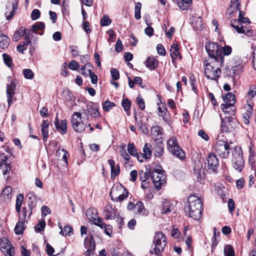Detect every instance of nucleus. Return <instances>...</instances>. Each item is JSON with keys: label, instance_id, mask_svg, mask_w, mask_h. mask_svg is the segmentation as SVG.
Returning a JSON list of instances; mask_svg holds the SVG:
<instances>
[{"label": "nucleus", "instance_id": "nucleus-1", "mask_svg": "<svg viewBox=\"0 0 256 256\" xmlns=\"http://www.w3.org/2000/svg\"><path fill=\"white\" fill-rule=\"evenodd\" d=\"M202 208L200 198L195 195H192L188 198V204L185 206V212L194 220H198L202 216Z\"/></svg>", "mask_w": 256, "mask_h": 256}, {"label": "nucleus", "instance_id": "nucleus-2", "mask_svg": "<svg viewBox=\"0 0 256 256\" xmlns=\"http://www.w3.org/2000/svg\"><path fill=\"white\" fill-rule=\"evenodd\" d=\"M204 63L205 76L208 79L217 80L221 74L220 67L222 66L223 62L220 60L218 62L205 60Z\"/></svg>", "mask_w": 256, "mask_h": 256}, {"label": "nucleus", "instance_id": "nucleus-3", "mask_svg": "<svg viewBox=\"0 0 256 256\" xmlns=\"http://www.w3.org/2000/svg\"><path fill=\"white\" fill-rule=\"evenodd\" d=\"M167 244V240L165 235L161 232L155 233L150 252L156 256H162V253L164 251Z\"/></svg>", "mask_w": 256, "mask_h": 256}, {"label": "nucleus", "instance_id": "nucleus-4", "mask_svg": "<svg viewBox=\"0 0 256 256\" xmlns=\"http://www.w3.org/2000/svg\"><path fill=\"white\" fill-rule=\"evenodd\" d=\"M232 164L237 171L241 172L244 168V160L242 150L240 146H236L232 150Z\"/></svg>", "mask_w": 256, "mask_h": 256}, {"label": "nucleus", "instance_id": "nucleus-5", "mask_svg": "<svg viewBox=\"0 0 256 256\" xmlns=\"http://www.w3.org/2000/svg\"><path fill=\"white\" fill-rule=\"evenodd\" d=\"M206 50L210 56L208 60L213 62H224V58L222 54V47L217 43L208 42L206 45Z\"/></svg>", "mask_w": 256, "mask_h": 256}, {"label": "nucleus", "instance_id": "nucleus-6", "mask_svg": "<svg viewBox=\"0 0 256 256\" xmlns=\"http://www.w3.org/2000/svg\"><path fill=\"white\" fill-rule=\"evenodd\" d=\"M167 146L169 152L176 158L184 160L186 158L184 152L180 147L176 137L172 136L167 141Z\"/></svg>", "mask_w": 256, "mask_h": 256}, {"label": "nucleus", "instance_id": "nucleus-7", "mask_svg": "<svg viewBox=\"0 0 256 256\" xmlns=\"http://www.w3.org/2000/svg\"><path fill=\"white\" fill-rule=\"evenodd\" d=\"M88 121L83 119L82 114L74 112L71 117V124L74 130L77 132H82L87 126Z\"/></svg>", "mask_w": 256, "mask_h": 256}, {"label": "nucleus", "instance_id": "nucleus-8", "mask_svg": "<svg viewBox=\"0 0 256 256\" xmlns=\"http://www.w3.org/2000/svg\"><path fill=\"white\" fill-rule=\"evenodd\" d=\"M240 124L234 118L226 116L222 119L221 128L223 132H234L239 128Z\"/></svg>", "mask_w": 256, "mask_h": 256}, {"label": "nucleus", "instance_id": "nucleus-9", "mask_svg": "<svg viewBox=\"0 0 256 256\" xmlns=\"http://www.w3.org/2000/svg\"><path fill=\"white\" fill-rule=\"evenodd\" d=\"M215 150L220 157L226 158L230 154V145L226 140H218L215 146Z\"/></svg>", "mask_w": 256, "mask_h": 256}, {"label": "nucleus", "instance_id": "nucleus-10", "mask_svg": "<svg viewBox=\"0 0 256 256\" xmlns=\"http://www.w3.org/2000/svg\"><path fill=\"white\" fill-rule=\"evenodd\" d=\"M110 195L112 200L122 201L128 197V192L122 186H116L112 188Z\"/></svg>", "mask_w": 256, "mask_h": 256}, {"label": "nucleus", "instance_id": "nucleus-11", "mask_svg": "<svg viewBox=\"0 0 256 256\" xmlns=\"http://www.w3.org/2000/svg\"><path fill=\"white\" fill-rule=\"evenodd\" d=\"M150 176L156 188L158 189L160 188L161 186L165 182V176L158 169L152 170L150 172Z\"/></svg>", "mask_w": 256, "mask_h": 256}, {"label": "nucleus", "instance_id": "nucleus-12", "mask_svg": "<svg viewBox=\"0 0 256 256\" xmlns=\"http://www.w3.org/2000/svg\"><path fill=\"white\" fill-rule=\"evenodd\" d=\"M0 249L6 256H14V248L6 238L0 239Z\"/></svg>", "mask_w": 256, "mask_h": 256}, {"label": "nucleus", "instance_id": "nucleus-13", "mask_svg": "<svg viewBox=\"0 0 256 256\" xmlns=\"http://www.w3.org/2000/svg\"><path fill=\"white\" fill-rule=\"evenodd\" d=\"M207 168L210 172H216L219 166V162L216 156L210 153L207 158Z\"/></svg>", "mask_w": 256, "mask_h": 256}, {"label": "nucleus", "instance_id": "nucleus-14", "mask_svg": "<svg viewBox=\"0 0 256 256\" xmlns=\"http://www.w3.org/2000/svg\"><path fill=\"white\" fill-rule=\"evenodd\" d=\"M84 246L87 249L84 252L86 256H90L91 254H92L94 251L96 244L95 241L92 236H88L84 238Z\"/></svg>", "mask_w": 256, "mask_h": 256}, {"label": "nucleus", "instance_id": "nucleus-15", "mask_svg": "<svg viewBox=\"0 0 256 256\" xmlns=\"http://www.w3.org/2000/svg\"><path fill=\"white\" fill-rule=\"evenodd\" d=\"M240 2L239 0H231L230 6L228 8L226 14L230 18L235 16L236 14L240 10Z\"/></svg>", "mask_w": 256, "mask_h": 256}, {"label": "nucleus", "instance_id": "nucleus-16", "mask_svg": "<svg viewBox=\"0 0 256 256\" xmlns=\"http://www.w3.org/2000/svg\"><path fill=\"white\" fill-rule=\"evenodd\" d=\"M0 160H2L0 162V168L4 176L8 174L10 170V164L7 162L8 156L4 154H0Z\"/></svg>", "mask_w": 256, "mask_h": 256}, {"label": "nucleus", "instance_id": "nucleus-17", "mask_svg": "<svg viewBox=\"0 0 256 256\" xmlns=\"http://www.w3.org/2000/svg\"><path fill=\"white\" fill-rule=\"evenodd\" d=\"M16 85L14 82L12 81L6 85V96L8 106L13 102L14 97L15 94Z\"/></svg>", "mask_w": 256, "mask_h": 256}, {"label": "nucleus", "instance_id": "nucleus-18", "mask_svg": "<svg viewBox=\"0 0 256 256\" xmlns=\"http://www.w3.org/2000/svg\"><path fill=\"white\" fill-rule=\"evenodd\" d=\"M86 108L89 111L90 114L92 117L98 118L100 116V114L98 111V106L94 102H89L86 104Z\"/></svg>", "mask_w": 256, "mask_h": 256}, {"label": "nucleus", "instance_id": "nucleus-19", "mask_svg": "<svg viewBox=\"0 0 256 256\" xmlns=\"http://www.w3.org/2000/svg\"><path fill=\"white\" fill-rule=\"evenodd\" d=\"M54 124L56 130L61 134H65L67 132V120H66L59 121L56 117Z\"/></svg>", "mask_w": 256, "mask_h": 256}, {"label": "nucleus", "instance_id": "nucleus-20", "mask_svg": "<svg viewBox=\"0 0 256 256\" xmlns=\"http://www.w3.org/2000/svg\"><path fill=\"white\" fill-rule=\"evenodd\" d=\"M6 11L4 15L7 20H10L14 16L16 10L18 8V3L13 2L12 4H8L6 6Z\"/></svg>", "mask_w": 256, "mask_h": 256}, {"label": "nucleus", "instance_id": "nucleus-21", "mask_svg": "<svg viewBox=\"0 0 256 256\" xmlns=\"http://www.w3.org/2000/svg\"><path fill=\"white\" fill-rule=\"evenodd\" d=\"M116 212L110 204L106 205L104 209V214L106 220H114L116 218Z\"/></svg>", "mask_w": 256, "mask_h": 256}, {"label": "nucleus", "instance_id": "nucleus-22", "mask_svg": "<svg viewBox=\"0 0 256 256\" xmlns=\"http://www.w3.org/2000/svg\"><path fill=\"white\" fill-rule=\"evenodd\" d=\"M170 55L172 58L176 60L178 58L181 59L182 56L179 51V46L178 44L174 43L170 46Z\"/></svg>", "mask_w": 256, "mask_h": 256}, {"label": "nucleus", "instance_id": "nucleus-23", "mask_svg": "<svg viewBox=\"0 0 256 256\" xmlns=\"http://www.w3.org/2000/svg\"><path fill=\"white\" fill-rule=\"evenodd\" d=\"M220 108L226 114L230 116L234 115L236 111V108L234 105L222 104Z\"/></svg>", "mask_w": 256, "mask_h": 256}, {"label": "nucleus", "instance_id": "nucleus-24", "mask_svg": "<svg viewBox=\"0 0 256 256\" xmlns=\"http://www.w3.org/2000/svg\"><path fill=\"white\" fill-rule=\"evenodd\" d=\"M228 67H230V69L232 72H231L230 70V74H228L230 76L232 74H234L236 72L241 71L242 68L241 62L239 60H236L234 62V64H230V66H228Z\"/></svg>", "mask_w": 256, "mask_h": 256}, {"label": "nucleus", "instance_id": "nucleus-25", "mask_svg": "<svg viewBox=\"0 0 256 256\" xmlns=\"http://www.w3.org/2000/svg\"><path fill=\"white\" fill-rule=\"evenodd\" d=\"M223 100L224 102V104L234 105L236 102L235 96L230 92H228L224 96Z\"/></svg>", "mask_w": 256, "mask_h": 256}, {"label": "nucleus", "instance_id": "nucleus-26", "mask_svg": "<svg viewBox=\"0 0 256 256\" xmlns=\"http://www.w3.org/2000/svg\"><path fill=\"white\" fill-rule=\"evenodd\" d=\"M31 42L30 38L28 36H26L24 38V42H21L19 45L17 46V50L20 53H23V52L27 48V46Z\"/></svg>", "mask_w": 256, "mask_h": 256}, {"label": "nucleus", "instance_id": "nucleus-27", "mask_svg": "<svg viewBox=\"0 0 256 256\" xmlns=\"http://www.w3.org/2000/svg\"><path fill=\"white\" fill-rule=\"evenodd\" d=\"M145 64L150 70H154L158 66V62L153 57H148L145 62Z\"/></svg>", "mask_w": 256, "mask_h": 256}, {"label": "nucleus", "instance_id": "nucleus-28", "mask_svg": "<svg viewBox=\"0 0 256 256\" xmlns=\"http://www.w3.org/2000/svg\"><path fill=\"white\" fill-rule=\"evenodd\" d=\"M135 214L138 215H146V210L144 208L143 204L140 202H137L135 204Z\"/></svg>", "mask_w": 256, "mask_h": 256}, {"label": "nucleus", "instance_id": "nucleus-29", "mask_svg": "<svg viewBox=\"0 0 256 256\" xmlns=\"http://www.w3.org/2000/svg\"><path fill=\"white\" fill-rule=\"evenodd\" d=\"M49 123L48 121L44 120L42 122L41 132L44 138V140H46L48 137Z\"/></svg>", "mask_w": 256, "mask_h": 256}, {"label": "nucleus", "instance_id": "nucleus-30", "mask_svg": "<svg viewBox=\"0 0 256 256\" xmlns=\"http://www.w3.org/2000/svg\"><path fill=\"white\" fill-rule=\"evenodd\" d=\"M10 44V40L8 37L3 34H0V48L2 49L6 48L8 47Z\"/></svg>", "mask_w": 256, "mask_h": 256}, {"label": "nucleus", "instance_id": "nucleus-31", "mask_svg": "<svg viewBox=\"0 0 256 256\" xmlns=\"http://www.w3.org/2000/svg\"><path fill=\"white\" fill-rule=\"evenodd\" d=\"M26 29L24 27H20L14 34L13 40L14 41H18L20 38L26 34Z\"/></svg>", "mask_w": 256, "mask_h": 256}, {"label": "nucleus", "instance_id": "nucleus-32", "mask_svg": "<svg viewBox=\"0 0 256 256\" xmlns=\"http://www.w3.org/2000/svg\"><path fill=\"white\" fill-rule=\"evenodd\" d=\"M172 209V206L170 202L168 200L164 202L162 204V214H166L170 212Z\"/></svg>", "mask_w": 256, "mask_h": 256}, {"label": "nucleus", "instance_id": "nucleus-33", "mask_svg": "<svg viewBox=\"0 0 256 256\" xmlns=\"http://www.w3.org/2000/svg\"><path fill=\"white\" fill-rule=\"evenodd\" d=\"M86 216L92 222L94 219L96 218L98 216L96 210L94 208H90L86 212Z\"/></svg>", "mask_w": 256, "mask_h": 256}, {"label": "nucleus", "instance_id": "nucleus-34", "mask_svg": "<svg viewBox=\"0 0 256 256\" xmlns=\"http://www.w3.org/2000/svg\"><path fill=\"white\" fill-rule=\"evenodd\" d=\"M24 222L23 220H19L16 224L14 228V232L16 234H22L24 230Z\"/></svg>", "mask_w": 256, "mask_h": 256}, {"label": "nucleus", "instance_id": "nucleus-35", "mask_svg": "<svg viewBox=\"0 0 256 256\" xmlns=\"http://www.w3.org/2000/svg\"><path fill=\"white\" fill-rule=\"evenodd\" d=\"M24 200V196L22 194H19L18 195L16 200V210L18 212L20 211V208Z\"/></svg>", "mask_w": 256, "mask_h": 256}, {"label": "nucleus", "instance_id": "nucleus-36", "mask_svg": "<svg viewBox=\"0 0 256 256\" xmlns=\"http://www.w3.org/2000/svg\"><path fill=\"white\" fill-rule=\"evenodd\" d=\"M12 188L10 186H6L3 190L2 195L6 200H8L12 196Z\"/></svg>", "mask_w": 256, "mask_h": 256}, {"label": "nucleus", "instance_id": "nucleus-37", "mask_svg": "<svg viewBox=\"0 0 256 256\" xmlns=\"http://www.w3.org/2000/svg\"><path fill=\"white\" fill-rule=\"evenodd\" d=\"M225 256H234V252L233 248L230 245H226L224 248Z\"/></svg>", "mask_w": 256, "mask_h": 256}, {"label": "nucleus", "instance_id": "nucleus-38", "mask_svg": "<svg viewBox=\"0 0 256 256\" xmlns=\"http://www.w3.org/2000/svg\"><path fill=\"white\" fill-rule=\"evenodd\" d=\"M142 8V4L140 2H138L136 4L134 8V16L136 20H140L141 18L140 16V10Z\"/></svg>", "mask_w": 256, "mask_h": 256}, {"label": "nucleus", "instance_id": "nucleus-39", "mask_svg": "<svg viewBox=\"0 0 256 256\" xmlns=\"http://www.w3.org/2000/svg\"><path fill=\"white\" fill-rule=\"evenodd\" d=\"M112 23V20L109 18V16L104 14L100 20V24L102 26H108Z\"/></svg>", "mask_w": 256, "mask_h": 256}, {"label": "nucleus", "instance_id": "nucleus-40", "mask_svg": "<svg viewBox=\"0 0 256 256\" xmlns=\"http://www.w3.org/2000/svg\"><path fill=\"white\" fill-rule=\"evenodd\" d=\"M158 115L160 116H162L163 118V120L164 121H166V115L167 113V108L164 106H162V107L159 106L158 108Z\"/></svg>", "mask_w": 256, "mask_h": 256}, {"label": "nucleus", "instance_id": "nucleus-41", "mask_svg": "<svg viewBox=\"0 0 256 256\" xmlns=\"http://www.w3.org/2000/svg\"><path fill=\"white\" fill-rule=\"evenodd\" d=\"M116 106L114 103L110 102L109 100H106L102 105V108L104 111H110L112 107Z\"/></svg>", "mask_w": 256, "mask_h": 256}, {"label": "nucleus", "instance_id": "nucleus-42", "mask_svg": "<svg viewBox=\"0 0 256 256\" xmlns=\"http://www.w3.org/2000/svg\"><path fill=\"white\" fill-rule=\"evenodd\" d=\"M143 151L144 158L146 159L149 158L152 155V152L150 150V144H146L144 147Z\"/></svg>", "mask_w": 256, "mask_h": 256}, {"label": "nucleus", "instance_id": "nucleus-43", "mask_svg": "<svg viewBox=\"0 0 256 256\" xmlns=\"http://www.w3.org/2000/svg\"><path fill=\"white\" fill-rule=\"evenodd\" d=\"M150 172H144L142 170H139L138 175L140 181L142 182H146L149 176H150Z\"/></svg>", "mask_w": 256, "mask_h": 256}, {"label": "nucleus", "instance_id": "nucleus-44", "mask_svg": "<svg viewBox=\"0 0 256 256\" xmlns=\"http://www.w3.org/2000/svg\"><path fill=\"white\" fill-rule=\"evenodd\" d=\"M91 66L90 64H87L83 66L81 68L82 74L85 76H86L92 72L90 70Z\"/></svg>", "mask_w": 256, "mask_h": 256}, {"label": "nucleus", "instance_id": "nucleus-45", "mask_svg": "<svg viewBox=\"0 0 256 256\" xmlns=\"http://www.w3.org/2000/svg\"><path fill=\"white\" fill-rule=\"evenodd\" d=\"M152 134L154 136H158L162 134V128L159 126H154L151 128Z\"/></svg>", "mask_w": 256, "mask_h": 256}, {"label": "nucleus", "instance_id": "nucleus-46", "mask_svg": "<svg viewBox=\"0 0 256 256\" xmlns=\"http://www.w3.org/2000/svg\"><path fill=\"white\" fill-rule=\"evenodd\" d=\"M2 58L5 64L9 68H11L12 65V59L11 57L6 54H3Z\"/></svg>", "mask_w": 256, "mask_h": 256}, {"label": "nucleus", "instance_id": "nucleus-47", "mask_svg": "<svg viewBox=\"0 0 256 256\" xmlns=\"http://www.w3.org/2000/svg\"><path fill=\"white\" fill-rule=\"evenodd\" d=\"M23 74L24 78L26 79L32 80L34 77V74L30 69H24L23 70Z\"/></svg>", "mask_w": 256, "mask_h": 256}, {"label": "nucleus", "instance_id": "nucleus-48", "mask_svg": "<svg viewBox=\"0 0 256 256\" xmlns=\"http://www.w3.org/2000/svg\"><path fill=\"white\" fill-rule=\"evenodd\" d=\"M128 153L132 156H136L138 154V152L135 148L134 146L132 144H128Z\"/></svg>", "mask_w": 256, "mask_h": 256}, {"label": "nucleus", "instance_id": "nucleus-49", "mask_svg": "<svg viewBox=\"0 0 256 256\" xmlns=\"http://www.w3.org/2000/svg\"><path fill=\"white\" fill-rule=\"evenodd\" d=\"M154 151L159 156H161L163 154L164 145L162 143L156 144L154 146Z\"/></svg>", "mask_w": 256, "mask_h": 256}, {"label": "nucleus", "instance_id": "nucleus-50", "mask_svg": "<svg viewBox=\"0 0 256 256\" xmlns=\"http://www.w3.org/2000/svg\"><path fill=\"white\" fill-rule=\"evenodd\" d=\"M92 222L94 224L99 226L102 229L104 228V223L103 222V220L102 218L98 216L96 218L94 219Z\"/></svg>", "mask_w": 256, "mask_h": 256}, {"label": "nucleus", "instance_id": "nucleus-51", "mask_svg": "<svg viewBox=\"0 0 256 256\" xmlns=\"http://www.w3.org/2000/svg\"><path fill=\"white\" fill-rule=\"evenodd\" d=\"M122 106L125 111H128L131 106L130 101L128 98H124L122 102Z\"/></svg>", "mask_w": 256, "mask_h": 256}, {"label": "nucleus", "instance_id": "nucleus-52", "mask_svg": "<svg viewBox=\"0 0 256 256\" xmlns=\"http://www.w3.org/2000/svg\"><path fill=\"white\" fill-rule=\"evenodd\" d=\"M244 108L246 110V112H248V117H250V116H252V103L250 102H247V104H246Z\"/></svg>", "mask_w": 256, "mask_h": 256}, {"label": "nucleus", "instance_id": "nucleus-53", "mask_svg": "<svg viewBox=\"0 0 256 256\" xmlns=\"http://www.w3.org/2000/svg\"><path fill=\"white\" fill-rule=\"evenodd\" d=\"M44 28V24L42 22H36L32 26V30L36 32L38 30H43Z\"/></svg>", "mask_w": 256, "mask_h": 256}, {"label": "nucleus", "instance_id": "nucleus-54", "mask_svg": "<svg viewBox=\"0 0 256 256\" xmlns=\"http://www.w3.org/2000/svg\"><path fill=\"white\" fill-rule=\"evenodd\" d=\"M137 104H138L140 108L143 110L145 108L144 101L140 94H138L136 98Z\"/></svg>", "mask_w": 256, "mask_h": 256}, {"label": "nucleus", "instance_id": "nucleus-55", "mask_svg": "<svg viewBox=\"0 0 256 256\" xmlns=\"http://www.w3.org/2000/svg\"><path fill=\"white\" fill-rule=\"evenodd\" d=\"M111 169V176L112 178H114L115 177L118 175L120 172V167L118 165L114 166Z\"/></svg>", "mask_w": 256, "mask_h": 256}, {"label": "nucleus", "instance_id": "nucleus-56", "mask_svg": "<svg viewBox=\"0 0 256 256\" xmlns=\"http://www.w3.org/2000/svg\"><path fill=\"white\" fill-rule=\"evenodd\" d=\"M256 94V87L254 86H252L250 88L249 92L248 94V98L251 100Z\"/></svg>", "mask_w": 256, "mask_h": 256}, {"label": "nucleus", "instance_id": "nucleus-57", "mask_svg": "<svg viewBox=\"0 0 256 256\" xmlns=\"http://www.w3.org/2000/svg\"><path fill=\"white\" fill-rule=\"evenodd\" d=\"M46 226V222L44 220L41 221L39 222L35 228V231L36 232H40L44 230V227Z\"/></svg>", "mask_w": 256, "mask_h": 256}, {"label": "nucleus", "instance_id": "nucleus-58", "mask_svg": "<svg viewBox=\"0 0 256 256\" xmlns=\"http://www.w3.org/2000/svg\"><path fill=\"white\" fill-rule=\"evenodd\" d=\"M40 16V12L38 9H34L31 13V18L34 20H36L38 19Z\"/></svg>", "mask_w": 256, "mask_h": 256}, {"label": "nucleus", "instance_id": "nucleus-59", "mask_svg": "<svg viewBox=\"0 0 256 256\" xmlns=\"http://www.w3.org/2000/svg\"><path fill=\"white\" fill-rule=\"evenodd\" d=\"M190 86L192 90L196 94L198 90L196 88V82L195 78L194 76H192L190 78Z\"/></svg>", "mask_w": 256, "mask_h": 256}, {"label": "nucleus", "instance_id": "nucleus-60", "mask_svg": "<svg viewBox=\"0 0 256 256\" xmlns=\"http://www.w3.org/2000/svg\"><path fill=\"white\" fill-rule=\"evenodd\" d=\"M232 51V48L229 46H225L222 48V52L224 54V56L230 55Z\"/></svg>", "mask_w": 256, "mask_h": 256}, {"label": "nucleus", "instance_id": "nucleus-61", "mask_svg": "<svg viewBox=\"0 0 256 256\" xmlns=\"http://www.w3.org/2000/svg\"><path fill=\"white\" fill-rule=\"evenodd\" d=\"M104 232L108 236H110L111 234L112 233V227L110 224H106L104 226Z\"/></svg>", "mask_w": 256, "mask_h": 256}, {"label": "nucleus", "instance_id": "nucleus-62", "mask_svg": "<svg viewBox=\"0 0 256 256\" xmlns=\"http://www.w3.org/2000/svg\"><path fill=\"white\" fill-rule=\"evenodd\" d=\"M80 66L76 60H72L68 64V68L72 70H76Z\"/></svg>", "mask_w": 256, "mask_h": 256}, {"label": "nucleus", "instance_id": "nucleus-63", "mask_svg": "<svg viewBox=\"0 0 256 256\" xmlns=\"http://www.w3.org/2000/svg\"><path fill=\"white\" fill-rule=\"evenodd\" d=\"M156 50H157L158 52L160 54L163 56L166 55V50L162 44H158L157 45Z\"/></svg>", "mask_w": 256, "mask_h": 256}, {"label": "nucleus", "instance_id": "nucleus-64", "mask_svg": "<svg viewBox=\"0 0 256 256\" xmlns=\"http://www.w3.org/2000/svg\"><path fill=\"white\" fill-rule=\"evenodd\" d=\"M110 73L112 78L114 80H117L120 78V74L118 70L116 68H112L110 70Z\"/></svg>", "mask_w": 256, "mask_h": 256}]
</instances>
